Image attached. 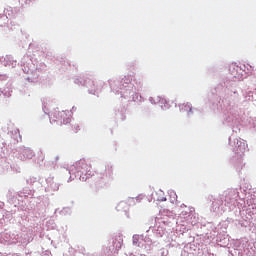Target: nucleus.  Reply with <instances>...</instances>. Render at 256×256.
<instances>
[{"label":"nucleus","instance_id":"nucleus-1","mask_svg":"<svg viewBox=\"0 0 256 256\" xmlns=\"http://www.w3.org/2000/svg\"><path fill=\"white\" fill-rule=\"evenodd\" d=\"M54 117H56V119H58L60 123H63V125L71 123V118L67 117V114L65 112H55Z\"/></svg>","mask_w":256,"mask_h":256},{"label":"nucleus","instance_id":"nucleus-2","mask_svg":"<svg viewBox=\"0 0 256 256\" xmlns=\"http://www.w3.org/2000/svg\"><path fill=\"white\" fill-rule=\"evenodd\" d=\"M113 247L115 251H119V249L123 247V236H116V238L113 241Z\"/></svg>","mask_w":256,"mask_h":256},{"label":"nucleus","instance_id":"nucleus-3","mask_svg":"<svg viewBox=\"0 0 256 256\" xmlns=\"http://www.w3.org/2000/svg\"><path fill=\"white\" fill-rule=\"evenodd\" d=\"M181 111H186L187 113H192L193 108L190 103H186V104L182 105Z\"/></svg>","mask_w":256,"mask_h":256},{"label":"nucleus","instance_id":"nucleus-4","mask_svg":"<svg viewBox=\"0 0 256 256\" xmlns=\"http://www.w3.org/2000/svg\"><path fill=\"white\" fill-rule=\"evenodd\" d=\"M79 165H84L85 167H87V164L85 163V161H80Z\"/></svg>","mask_w":256,"mask_h":256}]
</instances>
